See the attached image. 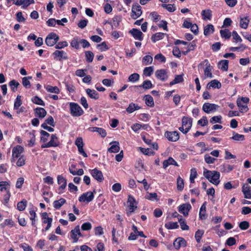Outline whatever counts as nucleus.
Instances as JSON below:
<instances>
[{"label":"nucleus","instance_id":"obj_60","mask_svg":"<svg viewBox=\"0 0 251 251\" xmlns=\"http://www.w3.org/2000/svg\"><path fill=\"white\" fill-rule=\"evenodd\" d=\"M19 85V83L15 80H12L9 82V85L11 87V89L14 92L17 90V88Z\"/></svg>","mask_w":251,"mask_h":251},{"label":"nucleus","instance_id":"obj_36","mask_svg":"<svg viewBox=\"0 0 251 251\" xmlns=\"http://www.w3.org/2000/svg\"><path fill=\"white\" fill-rule=\"evenodd\" d=\"M228 61L227 60H224L219 62V68L222 71H227L228 69Z\"/></svg>","mask_w":251,"mask_h":251},{"label":"nucleus","instance_id":"obj_61","mask_svg":"<svg viewBox=\"0 0 251 251\" xmlns=\"http://www.w3.org/2000/svg\"><path fill=\"white\" fill-rule=\"evenodd\" d=\"M29 214L30 215V219L32 221V223H31L32 226H35L36 225H35V218L36 217V214L35 212L34 211V210H30L29 211Z\"/></svg>","mask_w":251,"mask_h":251},{"label":"nucleus","instance_id":"obj_8","mask_svg":"<svg viewBox=\"0 0 251 251\" xmlns=\"http://www.w3.org/2000/svg\"><path fill=\"white\" fill-rule=\"evenodd\" d=\"M94 198V193L92 192H87L83 193L78 199V201L81 202L88 203Z\"/></svg>","mask_w":251,"mask_h":251},{"label":"nucleus","instance_id":"obj_43","mask_svg":"<svg viewBox=\"0 0 251 251\" xmlns=\"http://www.w3.org/2000/svg\"><path fill=\"white\" fill-rule=\"evenodd\" d=\"M183 80L182 75H176L175 79L170 82L169 85L170 86H172L174 84L179 83L180 82H182Z\"/></svg>","mask_w":251,"mask_h":251},{"label":"nucleus","instance_id":"obj_50","mask_svg":"<svg viewBox=\"0 0 251 251\" xmlns=\"http://www.w3.org/2000/svg\"><path fill=\"white\" fill-rule=\"evenodd\" d=\"M145 198L151 201L158 200L157 195L156 193H148V194L146 196Z\"/></svg>","mask_w":251,"mask_h":251},{"label":"nucleus","instance_id":"obj_57","mask_svg":"<svg viewBox=\"0 0 251 251\" xmlns=\"http://www.w3.org/2000/svg\"><path fill=\"white\" fill-rule=\"evenodd\" d=\"M94 54L91 51H86L85 52V57L86 61L88 62H92L94 58Z\"/></svg>","mask_w":251,"mask_h":251},{"label":"nucleus","instance_id":"obj_30","mask_svg":"<svg viewBox=\"0 0 251 251\" xmlns=\"http://www.w3.org/2000/svg\"><path fill=\"white\" fill-rule=\"evenodd\" d=\"M201 16L204 20H210L212 18V11L209 9L203 10L201 11Z\"/></svg>","mask_w":251,"mask_h":251},{"label":"nucleus","instance_id":"obj_6","mask_svg":"<svg viewBox=\"0 0 251 251\" xmlns=\"http://www.w3.org/2000/svg\"><path fill=\"white\" fill-rule=\"evenodd\" d=\"M142 14L141 6L137 3L132 4L131 17L133 19L139 18Z\"/></svg>","mask_w":251,"mask_h":251},{"label":"nucleus","instance_id":"obj_40","mask_svg":"<svg viewBox=\"0 0 251 251\" xmlns=\"http://www.w3.org/2000/svg\"><path fill=\"white\" fill-rule=\"evenodd\" d=\"M146 104L150 107L154 106V101L153 98L149 95L145 96L144 97Z\"/></svg>","mask_w":251,"mask_h":251},{"label":"nucleus","instance_id":"obj_32","mask_svg":"<svg viewBox=\"0 0 251 251\" xmlns=\"http://www.w3.org/2000/svg\"><path fill=\"white\" fill-rule=\"evenodd\" d=\"M214 31V26L211 24H209L206 25L204 28V35L208 36L213 33Z\"/></svg>","mask_w":251,"mask_h":251},{"label":"nucleus","instance_id":"obj_51","mask_svg":"<svg viewBox=\"0 0 251 251\" xmlns=\"http://www.w3.org/2000/svg\"><path fill=\"white\" fill-rule=\"evenodd\" d=\"M183 188L184 181L180 176H178L177 178V188L178 190L181 191Z\"/></svg>","mask_w":251,"mask_h":251},{"label":"nucleus","instance_id":"obj_18","mask_svg":"<svg viewBox=\"0 0 251 251\" xmlns=\"http://www.w3.org/2000/svg\"><path fill=\"white\" fill-rule=\"evenodd\" d=\"M53 55L54 58L57 60L60 61L62 59L65 60L68 59L66 52L63 50H56L53 53Z\"/></svg>","mask_w":251,"mask_h":251},{"label":"nucleus","instance_id":"obj_63","mask_svg":"<svg viewBox=\"0 0 251 251\" xmlns=\"http://www.w3.org/2000/svg\"><path fill=\"white\" fill-rule=\"evenodd\" d=\"M68 46V44L67 41H61L57 43L55 45V48L56 49H61Z\"/></svg>","mask_w":251,"mask_h":251},{"label":"nucleus","instance_id":"obj_19","mask_svg":"<svg viewBox=\"0 0 251 251\" xmlns=\"http://www.w3.org/2000/svg\"><path fill=\"white\" fill-rule=\"evenodd\" d=\"M34 3V0H18L14 2L13 4L18 6L22 5L23 9H26L30 4Z\"/></svg>","mask_w":251,"mask_h":251},{"label":"nucleus","instance_id":"obj_35","mask_svg":"<svg viewBox=\"0 0 251 251\" xmlns=\"http://www.w3.org/2000/svg\"><path fill=\"white\" fill-rule=\"evenodd\" d=\"M153 85L151 82L149 80H145L142 85L139 86H135V88L143 87L145 89H150L152 88Z\"/></svg>","mask_w":251,"mask_h":251},{"label":"nucleus","instance_id":"obj_2","mask_svg":"<svg viewBox=\"0 0 251 251\" xmlns=\"http://www.w3.org/2000/svg\"><path fill=\"white\" fill-rule=\"evenodd\" d=\"M249 98L247 97H241L237 99V105L240 112L245 113L249 110L247 104L249 103Z\"/></svg>","mask_w":251,"mask_h":251},{"label":"nucleus","instance_id":"obj_29","mask_svg":"<svg viewBox=\"0 0 251 251\" xmlns=\"http://www.w3.org/2000/svg\"><path fill=\"white\" fill-rule=\"evenodd\" d=\"M204 62L206 63V67L204 70V74L205 76L207 77L212 78L213 77L212 74L211 72L210 64L209 63L208 60L205 59Z\"/></svg>","mask_w":251,"mask_h":251},{"label":"nucleus","instance_id":"obj_52","mask_svg":"<svg viewBox=\"0 0 251 251\" xmlns=\"http://www.w3.org/2000/svg\"><path fill=\"white\" fill-rule=\"evenodd\" d=\"M162 7L166 9L170 12H173L175 11L176 9V6H175L174 4H162Z\"/></svg>","mask_w":251,"mask_h":251},{"label":"nucleus","instance_id":"obj_53","mask_svg":"<svg viewBox=\"0 0 251 251\" xmlns=\"http://www.w3.org/2000/svg\"><path fill=\"white\" fill-rule=\"evenodd\" d=\"M204 234V231L203 230H198L195 235V237L198 243L201 241V238Z\"/></svg>","mask_w":251,"mask_h":251},{"label":"nucleus","instance_id":"obj_42","mask_svg":"<svg viewBox=\"0 0 251 251\" xmlns=\"http://www.w3.org/2000/svg\"><path fill=\"white\" fill-rule=\"evenodd\" d=\"M249 20L247 17H243L240 18V26L241 28L246 29L249 25Z\"/></svg>","mask_w":251,"mask_h":251},{"label":"nucleus","instance_id":"obj_3","mask_svg":"<svg viewBox=\"0 0 251 251\" xmlns=\"http://www.w3.org/2000/svg\"><path fill=\"white\" fill-rule=\"evenodd\" d=\"M192 125V119L183 117L182 119V126L179 128V130L184 134H186L191 129Z\"/></svg>","mask_w":251,"mask_h":251},{"label":"nucleus","instance_id":"obj_54","mask_svg":"<svg viewBox=\"0 0 251 251\" xmlns=\"http://www.w3.org/2000/svg\"><path fill=\"white\" fill-rule=\"evenodd\" d=\"M167 229H176L178 227V225L176 222H169L165 225Z\"/></svg>","mask_w":251,"mask_h":251},{"label":"nucleus","instance_id":"obj_10","mask_svg":"<svg viewBox=\"0 0 251 251\" xmlns=\"http://www.w3.org/2000/svg\"><path fill=\"white\" fill-rule=\"evenodd\" d=\"M70 237L73 239V243H76L78 241L79 237H82L79 226H76L74 229L70 232Z\"/></svg>","mask_w":251,"mask_h":251},{"label":"nucleus","instance_id":"obj_58","mask_svg":"<svg viewBox=\"0 0 251 251\" xmlns=\"http://www.w3.org/2000/svg\"><path fill=\"white\" fill-rule=\"evenodd\" d=\"M247 46H246L244 44H241L240 46L237 47H231L229 49V50L231 51H244L246 48Z\"/></svg>","mask_w":251,"mask_h":251},{"label":"nucleus","instance_id":"obj_22","mask_svg":"<svg viewBox=\"0 0 251 251\" xmlns=\"http://www.w3.org/2000/svg\"><path fill=\"white\" fill-rule=\"evenodd\" d=\"M111 147L108 149V151L111 153H117L120 151L119 143L117 141L112 142L110 143Z\"/></svg>","mask_w":251,"mask_h":251},{"label":"nucleus","instance_id":"obj_14","mask_svg":"<svg viewBox=\"0 0 251 251\" xmlns=\"http://www.w3.org/2000/svg\"><path fill=\"white\" fill-rule=\"evenodd\" d=\"M165 136L169 141L172 142H176L179 138V133L177 131H166Z\"/></svg>","mask_w":251,"mask_h":251},{"label":"nucleus","instance_id":"obj_25","mask_svg":"<svg viewBox=\"0 0 251 251\" xmlns=\"http://www.w3.org/2000/svg\"><path fill=\"white\" fill-rule=\"evenodd\" d=\"M69 170L70 173L74 176H82L84 174V171L82 169H79L76 171L75 166L74 165H72Z\"/></svg>","mask_w":251,"mask_h":251},{"label":"nucleus","instance_id":"obj_1","mask_svg":"<svg viewBox=\"0 0 251 251\" xmlns=\"http://www.w3.org/2000/svg\"><path fill=\"white\" fill-rule=\"evenodd\" d=\"M203 175L214 185H217L220 183V174L218 172L206 170L203 172Z\"/></svg>","mask_w":251,"mask_h":251},{"label":"nucleus","instance_id":"obj_12","mask_svg":"<svg viewBox=\"0 0 251 251\" xmlns=\"http://www.w3.org/2000/svg\"><path fill=\"white\" fill-rule=\"evenodd\" d=\"M127 204L128 210V211L127 212V214L129 216L131 213L133 212L137 208L135 200L133 197L131 196H128Z\"/></svg>","mask_w":251,"mask_h":251},{"label":"nucleus","instance_id":"obj_37","mask_svg":"<svg viewBox=\"0 0 251 251\" xmlns=\"http://www.w3.org/2000/svg\"><path fill=\"white\" fill-rule=\"evenodd\" d=\"M32 78L31 76H28L27 77H24L22 78V84L23 86L27 89L30 88L31 87V84L29 81V79Z\"/></svg>","mask_w":251,"mask_h":251},{"label":"nucleus","instance_id":"obj_34","mask_svg":"<svg viewBox=\"0 0 251 251\" xmlns=\"http://www.w3.org/2000/svg\"><path fill=\"white\" fill-rule=\"evenodd\" d=\"M46 90L50 93L59 94L60 93V90L57 86H52L50 85H48L45 86Z\"/></svg>","mask_w":251,"mask_h":251},{"label":"nucleus","instance_id":"obj_56","mask_svg":"<svg viewBox=\"0 0 251 251\" xmlns=\"http://www.w3.org/2000/svg\"><path fill=\"white\" fill-rule=\"evenodd\" d=\"M178 221L182 230H187L189 229V226L187 225L184 219L180 218L178 219Z\"/></svg>","mask_w":251,"mask_h":251},{"label":"nucleus","instance_id":"obj_21","mask_svg":"<svg viewBox=\"0 0 251 251\" xmlns=\"http://www.w3.org/2000/svg\"><path fill=\"white\" fill-rule=\"evenodd\" d=\"M186 246V241L181 237H178L176 238L174 242V246L176 250H178L181 247H184Z\"/></svg>","mask_w":251,"mask_h":251},{"label":"nucleus","instance_id":"obj_24","mask_svg":"<svg viewBox=\"0 0 251 251\" xmlns=\"http://www.w3.org/2000/svg\"><path fill=\"white\" fill-rule=\"evenodd\" d=\"M171 165L178 166L177 163L171 157H169L168 159L164 160L163 162V167L164 169Z\"/></svg>","mask_w":251,"mask_h":251},{"label":"nucleus","instance_id":"obj_46","mask_svg":"<svg viewBox=\"0 0 251 251\" xmlns=\"http://www.w3.org/2000/svg\"><path fill=\"white\" fill-rule=\"evenodd\" d=\"M27 201L25 200H23L17 203V209L20 211H23L25 209L27 205Z\"/></svg>","mask_w":251,"mask_h":251},{"label":"nucleus","instance_id":"obj_31","mask_svg":"<svg viewBox=\"0 0 251 251\" xmlns=\"http://www.w3.org/2000/svg\"><path fill=\"white\" fill-rule=\"evenodd\" d=\"M165 34L162 32H157L154 34H153L151 37V41L153 43H155L156 42L162 39Z\"/></svg>","mask_w":251,"mask_h":251},{"label":"nucleus","instance_id":"obj_39","mask_svg":"<svg viewBox=\"0 0 251 251\" xmlns=\"http://www.w3.org/2000/svg\"><path fill=\"white\" fill-rule=\"evenodd\" d=\"M230 139L236 141H242L245 140V136L244 135L239 134L235 132H233V136Z\"/></svg>","mask_w":251,"mask_h":251},{"label":"nucleus","instance_id":"obj_13","mask_svg":"<svg viewBox=\"0 0 251 251\" xmlns=\"http://www.w3.org/2000/svg\"><path fill=\"white\" fill-rule=\"evenodd\" d=\"M90 174L93 177L99 182H102L104 179L102 172L96 168L91 170Z\"/></svg>","mask_w":251,"mask_h":251},{"label":"nucleus","instance_id":"obj_45","mask_svg":"<svg viewBox=\"0 0 251 251\" xmlns=\"http://www.w3.org/2000/svg\"><path fill=\"white\" fill-rule=\"evenodd\" d=\"M153 70V66L145 67L143 70V74L146 76H150L152 74Z\"/></svg>","mask_w":251,"mask_h":251},{"label":"nucleus","instance_id":"obj_49","mask_svg":"<svg viewBox=\"0 0 251 251\" xmlns=\"http://www.w3.org/2000/svg\"><path fill=\"white\" fill-rule=\"evenodd\" d=\"M32 101L36 104L45 106V103L44 101L37 96L33 97L31 99Z\"/></svg>","mask_w":251,"mask_h":251},{"label":"nucleus","instance_id":"obj_23","mask_svg":"<svg viewBox=\"0 0 251 251\" xmlns=\"http://www.w3.org/2000/svg\"><path fill=\"white\" fill-rule=\"evenodd\" d=\"M242 192L246 199H251V190L248 184H244L242 187Z\"/></svg>","mask_w":251,"mask_h":251},{"label":"nucleus","instance_id":"obj_26","mask_svg":"<svg viewBox=\"0 0 251 251\" xmlns=\"http://www.w3.org/2000/svg\"><path fill=\"white\" fill-rule=\"evenodd\" d=\"M86 92L88 96L91 99L98 100L99 98V93L94 89H87Z\"/></svg>","mask_w":251,"mask_h":251},{"label":"nucleus","instance_id":"obj_64","mask_svg":"<svg viewBox=\"0 0 251 251\" xmlns=\"http://www.w3.org/2000/svg\"><path fill=\"white\" fill-rule=\"evenodd\" d=\"M232 35L233 37V39L235 40L234 42L237 43L241 42L242 41V39L236 31H232Z\"/></svg>","mask_w":251,"mask_h":251},{"label":"nucleus","instance_id":"obj_62","mask_svg":"<svg viewBox=\"0 0 251 251\" xmlns=\"http://www.w3.org/2000/svg\"><path fill=\"white\" fill-rule=\"evenodd\" d=\"M249 223L246 221L240 222L239 225V227L242 230L247 229L249 227Z\"/></svg>","mask_w":251,"mask_h":251},{"label":"nucleus","instance_id":"obj_4","mask_svg":"<svg viewBox=\"0 0 251 251\" xmlns=\"http://www.w3.org/2000/svg\"><path fill=\"white\" fill-rule=\"evenodd\" d=\"M69 105L70 108V113L73 117H78L83 114V110L77 103L70 102Z\"/></svg>","mask_w":251,"mask_h":251},{"label":"nucleus","instance_id":"obj_48","mask_svg":"<svg viewBox=\"0 0 251 251\" xmlns=\"http://www.w3.org/2000/svg\"><path fill=\"white\" fill-rule=\"evenodd\" d=\"M139 78H140V75L138 74L134 73V74L130 75L129 76V77L128 78V80L129 82L134 83V82L138 81L139 79Z\"/></svg>","mask_w":251,"mask_h":251},{"label":"nucleus","instance_id":"obj_59","mask_svg":"<svg viewBox=\"0 0 251 251\" xmlns=\"http://www.w3.org/2000/svg\"><path fill=\"white\" fill-rule=\"evenodd\" d=\"M222 117L221 115L214 116L212 117L210 120V122L212 124L218 123L221 124L222 123Z\"/></svg>","mask_w":251,"mask_h":251},{"label":"nucleus","instance_id":"obj_27","mask_svg":"<svg viewBox=\"0 0 251 251\" xmlns=\"http://www.w3.org/2000/svg\"><path fill=\"white\" fill-rule=\"evenodd\" d=\"M34 111L36 116L42 119L44 118L47 114L45 109L42 107H37L34 109Z\"/></svg>","mask_w":251,"mask_h":251},{"label":"nucleus","instance_id":"obj_28","mask_svg":"<svg viewBox=\"0 0 251 251\" xmlns=\"http://www.w3.org/2000/svg\"><path fill=\"white\" fill-rule=\"evenodd\" d=\"M140 108L141 107L138 104L131 102L129 103L128 107L126 108V111L128 113H131L136 110L140 109Z\"/></svg>","mask_w":251,"mask_h":251},{"label":"nucleus","instance_id":"obj_5","mask_svg":"<svg viewBox=\"0 0 251 251\" xmlns=\"http://www.w3.org/2000/svg\"><path fill=\"white\" fill-rule=\"evenodd\" d=\"M24 149L23 147L17 145L12 149L11 162H13L21 156V154L24 152Z\"/></svg>","mask_w":251,"mask_h":251},{"label":"nucleus","instance_id":"obj_17","mask_svg":"<svg viewBox=\"0 0 251 251\" xmlns=\"http://www.w3.org/2000/svg\"><path fill=\"white\" fill-rule=\"evenodd\" d=\"M155 76L158 79L163 81L166 80L168 77L167 71L165 69L157 70L155 72Z\"/></svg>","mask_w":251,"mask_h":251},{"label":"nucleus","instance_id":"obj_33","mask_svg":"<svg viewBox=\"0 0 251 251\" xmlns=\"http://www.w3.org/2000/svg\"><path fill=\"white\" fill-rule=\"evenodd\" d=\"M221 83L217 80L214 79L211 81L207 84V87L208 88H220L221 87Z\"/></svg>","mask_w":251,"mask_h":251},{"label":"nucleus","instance_id":"obj_47","mask_svg":"<svg viewBox=\"0 0 251 251\" xmlns=\"http://www.w3.org/2000/svg\"><path fill=\"white\" fill-rule=\"evenodd\" d=\"M220 32L221 37L226 39H229L231 36V32L229 31L228 29H222L220 30Z\"/></svg>","mask_w":251,"mask_h":251},{"label":"nucleus","instance_id":"obj_7","mask_svg":"<svg viewBox=\"0 0 251 251\" xmlns=\"http://www.w3.org/2000/svg\"><path fill=\"white\" fill-rule=\"evenodd\" d=\"M59 145V141L56 134H51L50 140L47 143L43 144L41 145L42 148H47L51 147H56Z\"/></svg>","mask_w":251,"mask_h":251},{"label":"nucleus","instance_id":"obj_15","mask_svg":"<svg viewBox=\"0 0 251 251\" xmlns=\"http://www.w3.org/2000/svg\"><path fill=\"white\" fill-rule=\"evenodd\" d=\"M57 182L58 184L60 185L58 188V190L59 191V193H62L66 187L67 180L62 176L59 175L57 176Z\"/></svg>","mask_w":251,"mask_h":251},{"label":"nucleus","instance_id":"obj_55","mask_svg":"<svg viewBox=\"0 0 251 251\" xmlns=\"http://www.w3.org/2000/svg\"><path fill=\"white\" fill-rule=\"evenodd\" d=\"M22 103L21 96H18L15 100L14 109H18L21 105Z\"/></svg>","mask_w":251,"mask_h":251},{"label":"nucleus","instance_id":"obj_44","mask_svg":"<svg viewBox=\"0 0 251 251\" xmlns=\"http://www.w3.org/2000/svg\"><path fill=\"white\" fill-rule=\"evenodd\" d=\"M66 200L64 199H60L53 202V206L56 209H59L65 203Z\"/></svg>","mask_w":251,"mask_h":251},{"label":"nucleus","instance_id":"obj_16","mask_svg":"<svg viewBox=\"0 0 251 251\" xmlns=\"http://www.w3.org/2000/svg\"><path fill=\"white\" fill-rule=\"evenodd\" d=\"M191 207V204L189 203L182 204L178 207V211L184 216H187Z\"/></svg>","mask_w":251,"mask_h":251},{"label":"nucleus","instance_id":"obj_38","mask_svg":"<svg viewBox=\"0 0 251 251\" xmlns=\"http://www.w3.org/2000/svg\"><path fill=\"white\" fill-rule=\"evenodd\" d=\"M153 58L151 56L147 55L145 56L142 59V63L144 65L147 66L152 63Z\"/></svg>","mask_w":251,"mask_h":251},{"label":"nucleus","instance_id":"obj_11","mask_svg":"<svg viewBox=\"0 0 251 251\" xmlns=\"http://www.w3.org/2000/svg\"><path fill=\"white\" fill-rule=\"evenodd\" d=\"M219 107V106L214 103H204L202 106V110L207 114L213 113Z\"/></svg>","mask_w":251,"mask_h":251},{"label":"nucleus","instance_id":"obj_20","mask_svg":"<svg viewBox=\"0 0 251 251\" xmlns=\"http://www.w3.org/2000/svg\"><path fill=\"white\" fill-rule=\"evenodd\" d=\"M129 33L135 40L142 41L143 39V34L138 29L133 28L129 31Z\"/></svg>","mask_w":251,"mask_h":251},{"label":"nucleus","instance_id":"obj_9","mask_svg":"<svg viewBox=\"0 0 251 251\" xmlns=\"http://www.w3.org/2000/svg\"><path fill=\"white\" fill-rule=\"evenodd\" d=\"M58 39L59 37L56 34L51 33L46 37L45 42L47 46L52 47L57 43Z\"/></svg>","mask_w":251,"mask_h":251},{"label":"nucleus","instance_id":"obj_41","mask_svg":"<svg viewBox=\"0 0 251 251\" xmlns=\"http://www.w3.org/2000/svg\"><path fill=\"white\" fill-rule=\"evenodd\" d=\"M40 133L42 136L41 137V141L43 142V144L47 143L50 134L44 130H41Z\"/></svg>","mask_w":251,"mask_h":251}]
</instances>
